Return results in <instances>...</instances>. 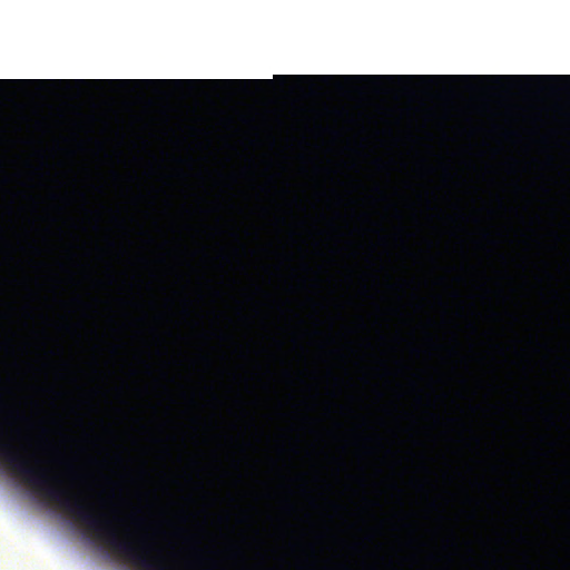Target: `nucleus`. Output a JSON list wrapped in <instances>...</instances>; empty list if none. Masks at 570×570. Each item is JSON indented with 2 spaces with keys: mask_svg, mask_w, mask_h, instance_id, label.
Masks as SVG:
<instances>
[{
  "mask_svg": "<svg viewBox=\"0 0 570 570\" xmlns=\"http://www.w3.org/2000/svg\"><path fill=\"white\" fill-rule=\"evenodd\" d=\"M85 213H86V216L90 219V220H94L96 223L100 222L101 220V212L100 210H91V209H88L87 207L85 208Z\"/></svg>",
  "mask_w": 570,
  "mask_h": 570,
  "instance_id": "f257e3e1",
  "label": "nucleus"
},
{
  "mask_svg": "<svg viewBox=\"0 0 570 570\" xmlns=\"http://www.w3.org/2000/svg\"><path fill=\"white\" fill-rule=\"evenodd\" d=\"M262 213H263V215H267L269 212H268V209H267V208L263 207V208H262Z\"/></svg>",
  "mask_w": 570,
  "mask_h": 570,
  "instance_id": "39448f33",
  "label": "nucleus"
},
{
  "mask_svg": "<svg viewBox=\"0 0 570 570\" xmlns=\"http://www.w3.org/2000/svg\"><path fill=\"white\" fill-rule=\"evenodd\" d=\"M110 220L114 223V224H120L121 223V218H120V215L118 212H111L110 213Z\"/></svg>",
  "mask_w": 570,
  "mask_h": 570,
  "instance_id": "f03ea898",
  "label": "nucleus"
},
{
  "mask_svg": "<svg viewBox=\"0 0 570 570\" xmlns=\"http://www.w3.org/2000/svg\"><path fill=\"white\" fill-rule=\"evenodd\" d=\"M275 219H276L277 223H282L283 222V218L281 216L275 217Z\"/></svg>",
  "mask_w": 570,
  "mask_h": 570,
  "instance_id": "423d86ee",
  "label": "nucleus"
},
{
  "mask_svg": "<svg viewBox=\"0 0 570 570\" xmlns=\"http://www.w3.org/2000/svg\"><path fill=\"white\" fill-rule=\"evenodd\" d=\"M456 217L460 219L465 218V216L463 215V213L461 210L456 212Z\"/></svg>",
  "mask_w": 570,
  "mask_h": 570,
  "instance_id": "20e7f679",
  "label": "nucleus"
},
{
  "mask_svg": "<svg viewBox=\"0 0 570 570\" xmlns=\"http://www.w3.org/2000/svg\"><path fill=\"white\" fill-rule=\"evenodd\" d=\"M393 210H394V216L399 218L401 216L400 210L396 207H393Z\"/></svg>",
  "mask_w": 570,
  "mask_h": 570,
  "instance_id": "7ed1b4c3",
  "label": "nucleus"
}]
</instances>
